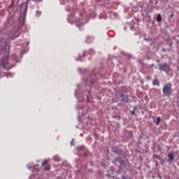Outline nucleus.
I'll list each match as a JSON object with an SVG mask.
<instances>
[{
  "label": "nucleus",
  "instance_id": "nucleus-1",
  "mask_svg": "<svg viewBox=\"0 0 179 179\" xmlns=\"http://www.w3.org/2000/svg\"><path fill=\"white\" fill-rule=\"evenodd\" d=\"M162 92H163L164 96H170V94H171L172 93L171 87H170V85L168 84H165L164 85Z\"/></svg>",
  "mask_w": 179,
  "mask_h": 179
},
{
  "label": "nucleus",
  "instance_id": "nucleus-2",
  "mask_svg": "<svg viewBox=\"0 0 179 179\" xmlns=\"http://www.w3.org/2000/svg\"><path fill=\"white\" fill-rule=\"evenodd\" d=\"M8 64V55L3 56L0 61V64L5 66Z\"/></svg>",
  "mask_w": 179,
  "mask_h": 179
},
{
  "label": "nucleus",
  "instance_id": "nucleus-3",
  "mask_svg": "<svg viewBox=\"0 0 179 179\" xmlns=\"http://www.w3.org/2000/svg\"><path fill=\"white\" fill-rule=\"evenodd\" d=\"M119 99L120 101H127V100H128V96L122 93H120L119 94Z\"/></svg>",
  "mask_w": 179,
  "mask_h": 179
},
{
  "label": "nucleus",
  "instance_id": "nucleus-4",
  "mask_svg": "<svg viewBox=\"0 0 179 179\" xmlns=\"http://www.w3.org/2000/svg\"><path fill=\"white\" fill-rule=\"evenodd\" d=\"M48 161L45 160L43 162V163H42V166L43 167H45V170H50L51 169V166H50V164H47Z\"/></svg>",
  "mask_w": 179,
  "mask_h": 179
},
{
  "label": "nucleus",
  "instance_id": "nucleus-5",
  "mask_svg": "<svg viewBox=\"0 0 179 179\" xmlns=\"http://www.w3.org/2000/svg\"><path fill=\"white\" fill-rule=\"evenodd\" d=\"M168 157H169V159H168L169 163H171V162H173V160H174V153H173V152L169 153Z\"/></svg>",
  "mask_w": 179,
  "mask_h": 179
},
{
  "label": "nucleus",
  "instance_id": "nucleus-6",
  "mask_svg": "<svg viewBox=\"0 0 179 179\" xmlns=\"http://www.w3.org/2000/svg\"><path fill=\"white\" fill-rule=\"evenodd\" d=\"M159 71H167V64L165 63L164 64L159 65Z\"/></svg>",
  "mask_w": 179,
  "mask_h": 179
},
{
  "label": "nucleus",
  "instance_id": "nucleus-7",
  "mask_svg": "<svg viewBox=\"0 0 179 179\" xmlns=\"http://www.w3.org/2000/svg\"><path fill=\"white\" fill-rule=\"evenodd\" d=\"M21 10H24V12H27V3H22L21 4Z\"/></svg>",
  "mask_w": 179,
  "mask_h": 179
},
{
  "label": "nucleus",
  "instance_id": "nucleus-8",
  "mask_svg": "<svg viewBox=\"0 0 179 179\" xmlns=\"http://www.w3.org/2000/svg\"><path fill=\"white\" fill-rule=\"evenodd\" d=\"M152 85H154V86H159V85H160V83H159L158 79H154L152 81Z\"/></svg>",
  "mask_w": 179,
  "mask_h": 179
},
{
  "label": "nucleus",
  "instance_id": "nucleus-9",
  "mask_svg": "<svg viewBox=\"0 0 179 179\" xmlns=\"http://www.w3.org/2000/svg\"><path fill=\"white\" fill-rule=\"evenodd\" d=\"M87 80H90V83H87V86H92V85H93L94 83V80H91V78H88Z\"/></svg>",
  "mask_w": 179,
  "mask_h": 179
},
{
  "label": "nucleus",
  "instance_id": "nucleus-10",
  "mask_svg": "<svg viewBox=\"0 0 179 179\" xmlns=\"http://www.w3.org/2000/svg\"><path fill=\"white\" fill-rule=\"evenodd\" d=\"M19 36H20V32L19 31V30H17V34L13 38H12L11 40H15V38H17Z\"/></svg>",
  "mask_w": 179,
  "mask_h": 179
},
{
  "label": "nucleus",
  "instance_id": "nucleus-11",
  "mask_svg": "<svg viewBox=\"0 0 179 179\" xmlns=\"http://www.w3.org/2000/svg\"><path fill=\"white\" fill-rule=\"evenodd\" d=\"M160 121H162V120L160 119V117H157L156 119V125H159Z\"/></svg>",
  "mask_w": 179,
  "mask_h": 179
},
{
  "label": "nucleus",
  "instance_id": "nucleus-12",
  "mask_svg": "<svg viewBox=\"0 0 179 179\" xmlns=\"http://www.w3.org/2000/svg\"><path fill=\"white\" fill-rule=\"evenodd\" d=\"M157 22H162V15L160 14L157 15Z\"/></svg>",
  "mask_w": 179,
  "mask_h": 179
},
{
  "label": "nucleus",
  "instance_id": "nucleus-13",
  "mask_svg": "<svg viewBox=\"0 0 179 179\" xmlns=\"http://www.w3.org/2000/svg\"><path fill=\"white\" fill-rule=\"evenodd\" d=\"M155 157H156L157 159H160V157H159L158 155H155Z\"/></svg>",
  "mask_w": 179,
  "mask_h": 179
},
{
  "label": "nucleus",
  "instance_id": "nucleus-14",
  "mask_svg": "<svg viewBox=\"0 0 179 179\" xmlns=\"http://www.w3.org/2000/svg\"><path fill=\"white\" fill-rule=\"evenodd\" d=\"M131 114L134 115L135 114V111H131Z\"/></svg>",
  "mask_w": 179,
  "mask_h": 179
},
{
  "label": "nucleus",
  "instance_id": "nucleus-15",
  "mask_svg": "<svg viewBox=\"0 0 179 179\" xmlns=\"http://www.w3.org/2000/svg\"><path fill=\"white\" fill-rule=\"evenodd\" d=\"M122 179H127V177L123 176V178Z\"/></svg>",
  "mask_w": 179,
  "mask_h": 179
},
{
  "label": "nucleus",
  "instance_id": "nucleus-16",
  "mask_svg": "<svg viewBox=\"0 0 179 179\" xmlns=\"http://www.w3.org/2000/svg\"><path fill=\"white\" fill-rule=\"evenodd\" d=\"M171 17H174V15H171Z\"/></svg>",
  "mask_w": 179,
  "mask_h": 179
},
{
  "label": "nucleus",
  "instance_id": "nucleus-17",
  "mask_svg": "<svg viewBox=\"0 0 179 179\" xmlns=\"http://www.w3.org/2000/svg\"><path fill=\"white\" fill-rule=\"evenodd\" d=\"M1 57H2V55L1 54V55H0V58H1Z\"/></svg>",
  "mask_w": 179,
  "mask_h": 179
},
{
  "label": "nucleus",
  "instance_id": "nucleus-18",
  "mask_svg": "<svg viewBox=\"0 0 179 179\" xmlns=\"http://www.w3.org/2000/svg\"><path fill=\"white\" fill-rule=\"evenodd\" d=\"M37 166H38V165H36V166H34V168L37 167Z\"/></svg>",
  "mask_w": 179,
  "mask_h": 179
},
{
  "label": "nucleus",
  "instance_id": "nucleus-19",
  "mask_svg": "<svg viewBox=\"0 0 179 179\" xmlns=\"http://www.w3.org/2000/svg\"><path fill=\"white\" fill-rule=\"evenodd\" d=\"M155 65L154 64H152L151 66H154Z\"/></svg>",
  "mask_w": 179,
  "mask_h": 179
},
{
  "label": "nucleus",
  "instance_id": "nucleus-20",
  "mask_svg": "<svg viewBox=\"0 0 179 179\" xmlns=\"http://www.w3.org/2000/svg\"><path fill=\"white\" fill-rule=\"evenodd\" d=\"M131 134L132 135V131H131Z\"/></svg>",
  "mask_w": 179,
  "mask_h": 179
}]
</instances>
